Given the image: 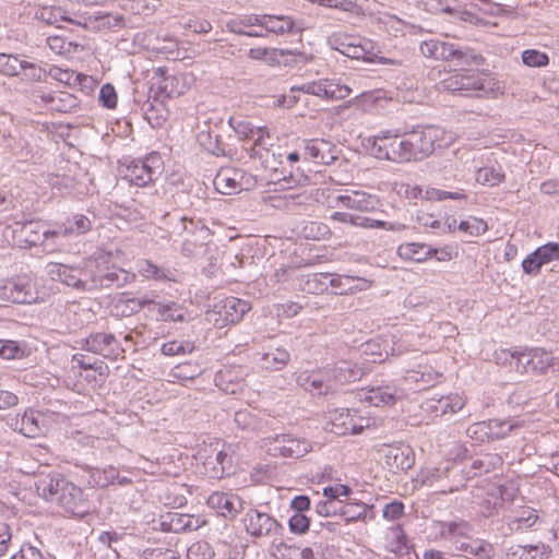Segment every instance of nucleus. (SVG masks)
I'll return each mask as SVG.
<instances>
[{"instance_id":"obj_41","label":"nucleus","mask_w":559,"mask_h":559,"mask_svg":"<svg viewBox=\"0 0 559 559\" xmlns=\"http://www.w3.org/2000/svg\"><path fill=\"white\" fill-rule=\"evenodd\" d=\"M157 317L162 322H182L187 319V310L175 301L155 304Z\"/></svg>"},{"instance_id":"obj_10","label":"nucleus","mask_w":559,"mask_h":559,"mask_svg":"<svg viewBox=\"0 0 559 559\" xmlns=\"http://www.w3.org/2000/svg\"><path fill=\"white\" fill-rule=\"evenodd\" d=\"M181 230L187 234L182 241L181 253L186 257H198L206 252L211 240L210 229L200 221L180 218Z\"/></svg>"},{"instance_id":"obj_9","label":"nucleus","mask_w":559,"mask_h":559,"mask_svg":"<svg viewBox=\"0 0 559 559\" xmlns=\"http://www.w3.org/2000/svg\"><path fill=\"white\" fill-rule=\"evenodd\" d=\"M249 310V302L236 297H227L212 306L206 312V320L217 328H224L239 322Z\"/></svg>"},{"instance_id":"obj_42","label":"nucleus","mask_w":559,"mask_h":559,"mask_svg":"<svg viewBox=\"0 0 559 559\" xmlns=\"http://www.w3.org/2000/svg\"><path fill=\"white\" fill-rule=\"evenodd\" d=\"M331 431L336 435L352 433L355 429V411L341 409L331 415Z\"/></svg>"},{"instance_id":"obj_58","label":"nucleus","mask_w":559,"mask_h":559,"mask_svg":"<svg viewBox=\"0 0 559 559\" xmlns=\"http://www.w3.org/2000/svg\"><path fill=\"white\" fill-rule=\"evenodd\" d=\"M23 62L16 56L0 53V72L8 76L17 75L23 69Z\"/></svg>"},{"instance_id":"obj_16","label":"nucleus","mask_w":559,"mask_h":559,"mask_svg":"<svg viewBox=\"0 0 559 559\" xmlns=\"http://www.w3.org/2000/svg\"><path fill=\"white\" fill-rule=\"evenodd\" d=\"M440 346V343L432 342V338L425 333H406L399 341L393 342L391 355L401 356L416 352L426 354L437 350Z\"/></svg>"},{"instance_id":"obj_22","label":"nucleus","mask_w":559,"mask_h":559,"mask_svg":"<svg viewBox=\"0 0 559 559\" xmlns=\"http://www.w3.org/2000/svg\"><path fill=\"white\" fill-rule=\"evenodd\" d=\"M35 17L48 25L60 27V22H69L79 26H86L87 22L84 16L71 14L69 11L61 7H41L36 13Z\"/></svg>"},{"instance_id":"obj_55","label":"nucleus","mask_w":559,"mask_h":559,"mask_svg":"<svg viewBox=\"0 0 559 559\" xmlns=\"http://www.w3.org/2000/svg\"><path fill=\"white\" fill-rule=\"evenodd\" d=\"M26 355V349L12 340H0V357L3 359H21Z\"/></svg>"},{"instance_id":"obj_35","label":"nucleus","mask_w":559,"mask_h":559,"mask_svg":"<svg viewBox=\"0 0 559 559\" xmlns=\"http://www.w3.org/2000/svg\"><path fill=\"white\" fill-rule=\"evenodd\" d=\"M296 382L299 386L312 395L326 394V385H324L322 382V374L319 369L304 370L298 372Z\"/></svg>"},{"instance_id":"obj_51","label":"nucleus","mask_w":559,"mask_h":559,"mask_svg":"<svg viewBox=\"0 0 559 559\" xmlns=\"http://www.w3.org/2000/svg\"><path fill=\"white\" fill-rule=\"evenodd\" d=\"M47 45L53 53L63 56L66 58L72 57L79 47V45L72 41H67L63 37L57 35L49 36L47 38Z\"/></svg>"},{"instance_id":"obj_11","label":"nucleus","mask_w":559,"mask_h":559,"mask_svg":"<svg viewBox=\"0 0 559 559\" xmlns=\"http://www.w3.org/2000/svg\"><path fill=\"white\" fill-rule=\"evenodd\" d=\"M413 160H421L431 155L437 146H441L444 131L438 127H426L406 132Z\"/></svg>"},{"instance_id":"obj_20","label":"nucleus","mask_w":559,"mask_h":559,"mask_svg":"<svg viewBox=\"0 0 559 559\" xmlns=\"http://www.w3.org/2000/svg\"><path fill=\"white\" fill-rule=\"evenodd\" d=\"M45 108L57 112H71L79 108L80 100L76 96L68 92H44L36 95Z\"/></svg>"},{"instance_id":"obj_46","label":"nucleus","mask_w":559,"mask_h":559,"mask_svg":"<svg viewBox=\"0 0 559 559\" xmlns=\"http://www.w3.org/2000/svg\"><path fill=\"white\" fill-rule=\"evenodd\" d=\"M136 271L140 275L155 281H174V272L153 264L150 260L141 259L136 262Z\"/></svg>"},{"instance_id":"obj_15","label":"nucleus","mask_w":559,"mask_h":559,"mask_svg":"<svg viewBox=\"0 0 559 559\" xmlns=\"http://www.w3.org/2000/svg\"><path fill=\"white\" fill-rule=\"evenodd\" d=\"M551 352L535 347L520 352L516 356V368L530 374H546L550 372Z\"/></svg>"},{"instance_id":"obj_29","label":"nucleus","mask_w":559,"mask_h":559,"mask_svg":"<svg viewBox=\"0 0 559 559\" xmlns=\"http://www.w3.org/2000/svg\"><path fill=\"white\" fill-rule=\"evenodd\" d=\"M332 218L344 223H350L355 226H360L365 228H382L392 231H401L405 229V225L401 223H390L384 221L372 219L369 217L354 216L352 214L341 212H335L332 215Z\"/></svg>"},{"instance_id":"obj_63","label":"nucleus","mask_w":559,"mask_h":559,"mask_svg":"<svg viewBox=\"0 0 559 559\" xmlns=\"http://www.w3.org/2000/svg\"><path fill=\"white\" fill-rule=\"evenodd\" d=\"M535 257L539 259V263L547 264L551 261L559 259V243L557 242H548L544 246H540L535 251Z\"/></svg>"},{"instance_id":"obj_47","label":"nucleus","mask_w":559,"mask_h":559,"mask_svg":"<svg viewBox=\"0 0 559 559\" xmlns=\"http://www.w3.org/2000/svg\"><path fill=\"white\" fill-rule=\"evenodd\" d=\"M459 549L478 559H491L495 556V547L492 544L480 538L462 543Z\"/></svg>"},{"instance_id":"obj_17","label":"nucleus","mask_w":559,"mask_h":559,"mask_svg":"<svg viewBox=\"0 0 559 559\" xmlns=\"http://www.w3.org/2000/svg\"><path fill=\"white\" fill-rule=\"evenodd\" d=\"M293 91H300L325 99H343L350 93V88L347 85H342L338 82L329 79L307 82L293 87Z\"/></svg>"},{"instance_id":"obj_39","label":"nucleus","mask_w":559,"mask_h":559,"mask_svg":"<svg viewBox=\"0 0 559 559\" xmlns=\"http://www.w3.org/2000/svg\"><path fill=\"white\" fill-rule=\"evenodd\" d=\"M383 547L394 555L402 556L407 552V537L402 530L401 525H394L390 527L384 536Z\"/></svg>"},{"instance_id":"obj_44","label":"nucleus","mask_w":559,"mask_h":559,"mask_svg":"<svg viewBox=\"0 0 559 559\" xmlns=\"http://www.w3.org/2000/svg\"><path fill=\"white\" fill-rule=\"evenodd\" d=\"M439 534L444 538L468 537L472 533V525L464 520L439 522L437 524Z\"/></svg>"},{"instance_id":"obj_31","label":"nucleus","mask_w":559,"mask_h":559,"mask_svg":"<svg viewBox=\"0 0 559 559\" xmlns=\"http://www.w3.org/2000/svg\"><path fill=\"white\" fill-rule=\"evenodd\" d=\"M261 14H249L241 17L231 19L226 23V28L230 33L243 35L248 37H265L266 34L262 32L260 23H253L254 17Z\"/></svg>"},{"instance_id":"obj_18","label":"nucleus","mask_w":559,"mask_h":559,"mask_svg":"<svg viewBox=\"0 0 559 559\" xmlns=\"http://www.w3.org/2000/svg\"><path fill=\"white\" fill-rule=\"evenodd\" d=\"M383 463L390 471H405L414 465L413 450L406 444L382 445Z\"/></svg>"},{"instance_id":"obj_57","label":"nucleus","mask_w":559,"mask_h":559,"mask_svg":"<svg viewBox=\"0 0 559 559\" xmlns=\"http://www.w3.org/2000/svg\"><path fill=\"white\" fill-rule=\"evenodd\" d=\"M520 559H548L550 548L544 544L535 546H520L515 552Z\"/></svg>"},{"instance_id":"obj_13","label":"nucleus","mask_w":559,"mask_h":559,"mask_svg":"<svg viewBox=\"0 0 559 559\" xmlns=\"http://www.w3.org/2000/svg\"><path fill=\"white\" fill-rule=\"evenodd\" d=\"M242 524L246 532L254 538H274L282 531V525L276 519L257 509H250L245 513Z\"/></svg>"},{"instance_id":"obj_61","label":"nucleus","mask_w":559,"mask_h":559,"mask_svg":"<svg viewBox=\"0 0 559 559\" xmlns=\"http://www.w3.org/2000/svg\"><path fill=\"white\" fill-rule=\"evenodd\" d=\"M194 344L188 341H170L162 346V353L166 356L185 355L194 350Z\"/></svg>"},{"instance_id":"obj_54","label":"nucleus","mask_w":559,"mask_h":559,"mask_svg":"<svg viewBox=\"0 0 559 559\" xmlns=\"http://www.w3.org/2000/svg\"><path fill=\"white\" fill-rule=\"evenodd\" d=\"M521 58L522 62L530 68H544L549 64L548 55L537 49L523 50Z\"/></svg>"},{"instance_id":"obj_25","label":"nucleus","mask_w":559,"mask_h":559,"mask_svg":"<svg viewBox=\"0 0 559 559\" xmlns=\"http://www.w3.org/2000/svg\"><path fill=\"white\" fill-rule=\"evenodd\" d=\"M253 23H260L261 29L265 34L271 33L277 36L294 33L298 29L294 19L288 15L261 14V16L253 19Z\"/></svg>"},{"instance_id":"obj_6","label":"nucleus","mask_w":559,"mask_h":559,"mask_svg":"<svg viewBox=\"0 0 559 559\" xmlns=\"http://www.w3.org/2000/svg\"><path fill=\"white\" fill-rule=\"evenodd\" d=\"M409 145L406 132L385 130L373 136L371 152L379 159L405 163L413 160Z\"/></svg>"},{"instance_id":"obj_38","label":"nucleus","mask_w":559,"mask_h":559,"mask_svg":"<svg viewBox=\"0 0 559 559\" xmlns=\"http://www.w3.org/2000/svg\"><path fill=\"white\" fill-rule=\"evenodd\" d=\"M47 76L66 85L79 84L82 86H87V83H93V79L91 76L75 73L69 69H61L56 66H50L48 68Z\"/></svg>"},{"instance_id":"obj_34","label":"nucleus","mask_w":559,"mask_h":559,"mask_svg":"<svg viewBox=\"0 0 559 559\" xmlns=\"http://www.w3.org/2000/svg\"><path fill=\"white\" fill-rule=\"evenodd\" d=\"M397 399V390L393 386H374L360 395L361 401H366L373 406L393 405Z\"/></svg>"},{"instance_id":"obj_52","label":"nucleus","mask_w":559,"mask_h":559,"mask_svg":"<svg viewBox=\"0 0 559 559\" xmlns=\"http://www.w3.org/2000/svg\"><path fill=\"white\" fill-rule=\"evenodd\" d=\"M167 117V109L158 100L151 103L145 109V119L153 128L160 127L166 121Z\"/></svg>"},{"instance_id":"obj_53","label":"nucleus","mask_w":559,"mask_h":559,"mask_svg":"<svg viewBox=\"0 0 559 559\" xmlns=\"http://www.w3.org/2000/svg\"><path fill=\"white\" fill-rule=\"evenodd\" d=\"M516 427L518 423L514 420L490 419L488 420L490 440L502 439Z\"/></svg>"},{"instance_id":"obj_36","label":"nucleus","mask_w":559,"mask_h":559,"mask_svg":"<svg viewBox=\"0 0 559 559\" xmlns=\"http://www.w3.org/2000/svg\"><path fill=\"white\" fill-rule=\"evenodd\" d=\"M252 146L250 148L251 157H259L263 160L266 168H273L267 157L270 155V146H272V136L265 127H259V133H254L251 140Z\"/></svg>"},{"instance_id":"obj_19","label":"nucleus","mask_w":559,"mask_h":559,"mask_svg":"<svg viewBox=\"0 0 559 559\" xmlns=\"http://www.w3.org/2000/svg\"><path fill=\"white\" fill-rule=\"evenodd\" d=\"M83 347L88 352L109 359H116L120 353H123V349L119 348L116 337L108 333L91 334L85 338Z\"/></svg>"},{"instance_id":"obj_60","label":"nucleus","mask_w":559,"mask_h":559,"mask_svg":"<svg viewBox=\"0 0 559 559\" xmlns=\"http://www.w3.org/2000/svg\"><path fill=\"white\" fill-rule=\"evenodd\" d=\"M504 179V175L493 167H483L476 173V181L480 185L497 186Z\"/></svg>"},{"instance_id":"obj_26","label":"nucleus","mask_w":559,"mask_h":559,"mask_svg":"<svg viewBox=\"0 0 559 559\" xmlns=\"http://www.w3.org/2000/svg\"><path fill=\"white\" fill-rule=\"evenodd\" d=\"M335 200L343 207L360 212L373 211L378 205V199L364 191H346L345 194H338Z\"/></svg>"},{"instance_id":"obj_62","label":"nucleus","mask_w":559,"mask_h":559,"mask_svg":"<svg viewBox=\"0 0 559 559\" xmlns=\"http://www.w3.org/2000/svg\"><path fill=\"white\" fill-rule=\"evenodd\" d=\"M214 555L212 546L204 540L193 543L187 550L188 559H212Z\"/></svg>"},{"instance_id":"obj_21","label":"nucleus","mask_w":559,"mask_h":559,"mask_svg":"<svg viewBox=\"0 0 559 559\" xmlns=\"http://www.w3.org/2000/svg\"><path fill=\"white\" fill-rule=\"evenodd\" d=\"M46 272L52 281L61 282L68 286L86 289L87 278L83 275V267H71L61 263H48Z\"/></svg>"},{"instance_id":"obj_40","label":"nucleus","mask_w":559,"mask_h":559,"mask_svg":"<svg viewBox=\"0 0 559 559\" xmlns=\"http://www.w3.org/2000/svg\"><path fill=\"white\" fill-rule=\"evenodd\" d=\"M290 361V354L282 347L265 352L260 357L261 367L270 371H281Z\"/></svg>"},{"instance_id":"obj_45","label":"nucleus","mask_w":559,"mask_h":559,"mask_svg":"<svg viewBox=\"0 0 559 559\" xmlns=\"http://www.w3.org/2000/svg\"><path fill=\"white\" fill-rule=\"evenodd\" d=\"M397 254L403 260L424 262L432 255V248L424 243H404L397 248Z\"/></svg>"},{"instance_id":"obj_1","label":"nucleus","mask_w":559,"mask_h":559,"mask_svg":"<svg viewBox=\"0 0 559 559\" xmlns=\"http://www.w3.org/2000/svg\"><path fill=\"white\" fill-rule=\"evenodd\" d=\"M37 490L47 501L57 502L72 515L85 513V498L81 488L60 474L47 476L37 483Z\"/></svg>"},{"instance_id":"obj_4","label":"nucleus","mask_w":559,"mask_h":559,"mask_svg":"<svg viewBox=\"0 0 559 559\" xmlns=\"http://www.w3.org/2000/svg\"><path fill=\"white\" fill-rule=\"evenodd\" d=\"M46 294L38 288L37 280L29 274L0 278V300L21 305L43 304Z\"/></svg>"},{"instance_id":"obj_30","label":"nucleus","mask_w":559,"mask_h":559,"mask_svg":"<svg viewBox=\"0 0 559 559\" xmlns=\"http://www.w3.org/2000/svg\"><path fill=\"white\" fill-rule=\"evenodd\" d=\"M441 373L431 366L419 362L415 367H408L405 369L404 380L408 383H415L418 388L424 389L432 385Z\"/></svg>"},{"instance_id":"obj_32","label":"nucleus","mask_w":559,"mask_h":559,"mask_svg":"<svg viewBox=\"0 0 559 559\" xmlns=\"http://www.w3.org/2000/svg\"><path fill=\"white\" fill-rule=\"evenodd\" d=\"M537 521V511L530 507H523L507 518L508 531L510 534L523 532L533 527Z\"/></svg>"},{"instance_id":"obj_27","label":"nucleus","mask_w":559,"mask_h":559,"mask_svg":"<svg viewBox=\"0 0 559 559\" xmlns=\"http://www.w3.org/2000/svg\"><path fill=\"white\" fill-rule=\"evenodd\" d=\"M451 469L449 466L445 467H427L419 474V481L424 486L435 487L441 493L454 492L459 490L457 486L447 485L444 480L449 478Z\"/></svg>"},{"instance_id":"obj_59","label":"nucleus","mask_w":559,"mask_h":559,"mask_svg":"<svg viewBox=\"0 0 559 559\" xmlns=\"http://www.w3.org/2000/svg\"><path fill=\"white\" fill-rule=\"evenodd\" d=\"M329 273H314L307 276L304 289L311 294H320L328 289Z\"/></svg>"},{"instance_id":"obj_33","label":"nucleus","mask_w":559,"mask_h":559,"mask_svg":"<svg viewBox=\"0 0 559 559\" xmlns=\"http://www.w3.org/2000/svg\"><path fill=\"white\" fill-rule=\"evenodd\" d=\"M167 519L168 521L163 522V525H167V530L174 533L195 531L205 523L199 516L178 512L169 513Z\"/></svg>"},{"instance_id":"obj_48","label":"nucleus","mask_w":559,"mask_h":559,"mask_svg":"<svg viewBox=\"0 0 559 559\" xmlns=\"http://www.w3.org/2000/svg\"><path fill=\"white\" fill-rule=\"evenodd\" d=\"M503 460L497 453H486L475 459L471 465L473 476L493 472L502 466Z\"/></svg>"},{"instance_id":"obj_2","label":"nucleus","mask_w":559,"mask_h":559,"mask_svg":"<svg viewBox=\"0 0 559 559\" xmlns=\"http://www.w3.org/2000/svg\"><path fill=\"white\" fill-rule=\"evenodd\" d=\"M111 259V253L99 252L84 262L83 275L87 278L86 290L111 285L122 286L134 278L133 273L115 266Z\"/></svg>"},{"instance_id":"obj_64","label":"nucleus","mask_w":559,"mask_h":559,"mask_svg":"<svg viewBox=\"0 0 559 559\" xmlns=\"http://www.w3.org/2000/svg\"><path fill=\"white\" fill-rule=\"evenodd\" d=\"M144 559H179V554L166 547H150L143 550Z\"/></svg>"},{"instance_id":"obj_50","label":"nucleus","mask_w":559,"mask_h":559,"mask_svg":"<svg viewBox=\"0 0 559 559\" xmlns=\"http://www.w3.org/2000/svg\"><path fill=\"white\" fill-rule=\"evenodd\" d=\"M465 404V400L459 394H450L447 396H441L433 405V409L441 415L448 413H456L462 409Z\"/></svg>"},{"instance_id":"obj_8","label":"nucleus","mask_w":559,"mask_h":559,"mask_svg":"<svg viewBox=\"0 0 559 559\" xmlns=\"http://www.w3.org/2000/svg\"><path fill=\"white\" fill-rule=\"evenodd\" d=\"M164 170L162 156L153 152L142 159L132 160L127 165L123 178L138 187H145L154 182Z\"/></svg>"},{"instance_id":"obj_28","label":"nucleus","mask_w":559,"mask_h":559,"mask_svg":"<svg viewBox=\"0 0 559 559\" xmlns=\"http://www.w3.org/2000/svg\"><path fill=\"white\" fill-rule=\"evenodd\" d=\"M207 504L225 518H234L242 509L241 499L230 492H213L207 499Z\"/></svg>"},{"instance_id":"obj_56","label":"nucleus","mask_w":559,"mask_h":559,"mask_svg":"<svg viewBox=\"0 0 559 559\" xmlns=\"http://www.w3.org/2000/svg\"><path fill=\"white\" fill-rule=\"evenodd\" d=\"M229 124L242 140H252V138H254V133H259V127H254L251 122L245 119L231 117L229 119Z\"/></svg>"},{"instance_id":"obj_12","label":"nucleus","mask_w":559,"mask_h":559,"mask_svg":"<svg viewBox=\"0 0 559 559\" xmlns=\"http://www.w3.org/2000/svg\"><path fill=\"white\" fill-rule=\"evenodd\" d=\"M255 185V178L240 168H223L214 178L216 190L223 194L248 191Z\"/></svg>"},{"instance_id":"obj_37","label":"nucleus","mask_w":559,"mask_h":559,"mask_svg":"<svg viewBox=\"0 0 559 559\" xmlns=\"http://www.w3.org/2000/svg\"><path fill=\"white\" fill-rule=\"evenodd\" d=\"M331 369L334 373V380L336 379L338 388L346 383L355 382L361 379L364 374L362 368L346 360L334 364L331 366Z\"/></svg>"},{"instance_id":"obj_43","label":"nucleus","mask_w":559,"mask_h":559,"mask_svg":"<svg viewBox=\"0 0 559 559\" xmlns=\"http://www.w3.org/2000/svg\"><path fill=\"white\" fill-rule=\"evenodd\" d=\"M437 52L433 59L436 60H450L455 59L462 61V63H469L472 60H475L477 57L469 53L468 51H463L459 47L453 44L440 40L437 47Z\"/></svg>"},{"instance_id":"obj_7","label":"nucleus","mask_w":559,"mask_h":559,"mask_svg":"<svg viewBox=\"0 0 559 559\" xmlns=\"http://www.w3.org/2000/svg\"><path fill=\"white\" fill-rule=\"evenodd\" d=\"M329 43L334 49L352 59H362L370 62L377 61L382 64H401V61L378 57L372 51V41L360 37L334 35L329 39Z\"/></svg>"},{"instance_id":"obj_23","label":"nucleus","mask_w":559,"mask_h":559,"mask_svg":"<svg viewBox=\"0 0 559 559\" xmlns=\"http://www.w3.org/2000/svg\"><path fill=\"white\" fill-rule=\"evenodd\" d=\"M302 156L307 160L322 165H330L336 159L334 145L323 139L306 141Z\"/></svg>"},{"instance_id":"obj_14","label":"nucleus","mask_w":559,"mask_h":559,"mask_svg":"<svg viewBox=\"0 0 559 559\" xmlns=\"http://www.w3.org/2000/svg\"><path fill=\"white\" fill-rule=\"evenodd\" d=\"M264 444L272 455L292 459L302 457L312 449L307 440L290 435H276L266 438Z\"/></svg>"},{"instance_id":"obj_49","label":"nucleus","mask_w":559,"mask_h":559,"mask_svg":"<svg viewBox=\"0 0 559 559\" xmlns=\"http://www.w3.org/2000/svg\"><path fill=\"white\" fill-rule=\"evenodd\" d=\"M368 506L362 502H346L340 506V515L345 522L365 521Z\"/></svg>"},{"instance_id":"obj_3","label":"nucleus","mask_w":559,"mask_h":559,"mask_svg":"<svg viewBox=\"0 0 559 559\" xmlns=\"http://www.w3.org/2000/svg\"><path fill=\"white\" fill-rule=\"evenodd\" d=\"M440 90L459 92L465 96L489 97L500 91L499 82L480 71H455L440 81Z\"/></svg>"},{"instance_id":"obj_24","label":"nucleus","mask_w":559,"mask_h":559,"mask_svg":"<svg viewBox=\"0 0 559 559\" xmlns=\"http://www.w3.org/2000/svg\"><path fill=\"white\" fill-rule=\"evenodd\" d=\"M19 421L16 420V425ZM19 431L28 438H36L48 429V417L46 414L35 409H27L24 412L20 426L15 427Z\"/></svg>"},{"instance_id":"obj_5","label":"nucleus","mask_w":559,"mask_h":559,"mask_svg":"<svg viewBox=\"0 0 559 559\" xmlns=\"http://www.w3.org/2000/svg\"><path fill=\"white\" fill-rule=\"evenodd\" d=\"M15 242L20 247H32L41 245L47 251H55L59 243L56 241L60 236L67 237V227H59L55 230L44 229L39 222L28 221L25 223L15 222L12 226Z\"/></svg>"}]
</instances>
